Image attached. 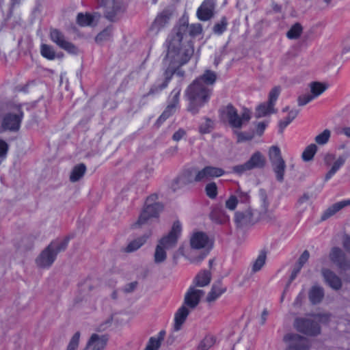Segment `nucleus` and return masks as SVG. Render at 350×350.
Instances as JSON below:
<instances>
[{"label":"nucleus","mask_w":350,"mask_h":350,"mask_svg":"<svg viewBox=\"0 0 350 350\" xmlns=\"http://www.w3.org/2000/svg\"><path fill=\"white\" fill-rule=\"evenodd\" d=\"M202 26L200 24L189 25L188 19L182 18L172 28L165 42L167 54L173 59H176L184 65L192 57L194 49L192 42L189 37L200 34Z\"/></svg>","instance_id":"f257e3e1"},{"label":"nucleus","mask_w":350,"mask_h":350,"mask_svg":"<svg viewBox=\"0 0 350 350\" xmlns=\"http://www.w3.org/2000/svg\"><path fill=\"white\" fill-rule=\"evenodd\" d=\"M212 93V88H206L193 81L185 90L187 111L192 115L198 114L200 109L208 103Z\"/></svg>","instance_id":"f03ea898"},{"label":"nucleus","mask_w":350,"mask_h":350,"mask_svg":"<svg viewBox=\"0 0 350 350\" xmlns=\"http://www.w3.org/2000/svg\"><path fill=\"white\" fill-rule=\"evenodd\" d=\"M163 64L165 68L164 72V79L161 82L157 81L154 84H153L151 86L149 92L142 96V99H144L148 96L157 94L166 88L173 75H174L176 68L178 66H182L184 65L176 59H173L172 58L170 57L169 55L167 53L163 59Z\"/></svg>","instance_id":"7ed1b4c3"},{"label":"nucleus","mask_w":350,"mask_h":350,"mask_svg":"<svg viewBox=\"0 0 350 350\" xmlns=\"http://www.w3.org/2000/svg\"><path fill=\"white\" fill-rule=\"evenodd\" d=\"M219 113L221 120H228L230 126L236 129H241L251 118L249 110L245 109L239 116L237 109L232 104H228L219 109Z\"/></svg>","instance_id":"20e7f679"},{"label":"nucleus","mask_w":350,"mask_h":350,"mask_svg":"<svg viewBox=\"0 0 350 350\" xmlns=\"http://www.w3.org/2000/svg\"><path fill=\"white\" fill-rule=\"evenodd\" d=\"M23 105H14L10 107V111L6 113L2 119L1 131H18L24 116Z\"/></svg>","instance_id":"39448f33"},{"label":"nucleus","mask_w":350,"mask_h":350,"mask_svg":"<svg viewBox=\"0 0 350 350\" xmlns=\"http://www.w3.org/2000/svg\"><path fill=\"white\" fill-rule=\"evenodd\" d=\"M97 2L104 8V16L111 22L117 21L125 11L122 0H97Z\"/></svg>","instance_id":"423d86ee"},{"label":"nucleus","mask_w":350,"mask_h":350,"mask_svg":"<svg viewBox=\"0 0 350 350\" xmlns=\"http://www.w3.org/2000/svg\"><path fill=\"white\" fill-rule=\"evenodd\" d=\"M157 199L156 194L151 195L146 199V206L140 214L135 225L141 226L146 224L150 218L157 217L163 209V205L159 202H154Z\"/></svg>","instance_id":"0eeeda50"},{"label":"nucleus","mask_w":350,"mask_h":350,"mask_svg":"<svg viewBox=\"0 0 350 350\" xmlns=\"http://www.w3.org/2000/svg\"><path fill=\"white\" fill-rule=\"evenodd\" d=\"M269 156L273 171L275 174L276 180L280 183H282L286 166L284 160L282 157L279 147L276 146H271L269 150Z\"/></svg>","instance_id":"6e6552de"},{"label":"nucleus","mask_w":350,"mask_h":350,"mask_svg":"<svg viewBox=\"0 0 350 350\" xmlns=\"http://www.w3.org/2000/svg\"><path fill=\"white\" fill-rule=\"evenodd\" d=\"M266 164V159L262 154L256 151L250 158V159L241 165H237L232 167V172L239 175L243 174L247 171L252 170L253 169L258 168L261 169L265 167Z\"/></svg>","instance_id":"1a4fd4ad"},{"label":"nucleus","mask_w":350,"mask_h":350,"mask_svg":"<svg viewBox=\"0 0 350 350\" xmlns=\"http://www.w3.org/2000/svg\"><path fill=\"white\" fill-rule=\"evenodd\" d=\"M295 328L299 332L308 336H317L321 332L319 323L308 318H297L294 322Z\"/></svg>","instance_id":"9d476101"},{"label":"nucleus","mask_w":350,"mask_h":350,"mask_svg":"<svg viewBox=\"0 0 350 350\" xmlns=\"http://www.w3.org/2000/svg\"><path fill=\"white\" fill-rule=\"evenodd\" d=\"M50 38L61 49L70 54L77 55L79 50L77 46L68 41L62 32L57 29H52L50 31Z\"/></svg>","instance_id":"9b49d317"},{"label":"nucleus","mask_w":350,"mask_h":350,"mask_svg":"<svg viewBox=\"0 0 350 350\" xmlns=\"http://www.w3.org/2000/svg\"><path fill=\"white\" fill-rule=\"evenodd\" d=\"M181 231L180 222L179 221H174L170 232L159 240V245L166 250L174 248L177 244Z\"/></svg>","instance_id":"f8f14e48"},{"label":"nucleus","mask_w":350,"mask_h":350,"mask_svg":"<svg viewBox=\"0 0 350 350\" xmlns=\"http://www.w3.org/2000/svg\"><path fill=\"white\" fill-rule=\"evenodd\" d=\"M196 182V176H193V170L188 169L177 176L171 183V189L176 192L185 186Z\"/></svg>","instance_id":"ddd939ff"},{"label":"nucleus","mask_w":350,"mask_h":350,"mask_svg":"<svg viewBox=\"0 0 350 350\" xmlns=\"http://www.w3.org/2000/svg\"><path fill=\"white\" fill-rule=\"evenodd\" d=\"M284 340L289 342L286 350H308L310 348L309 340L297 334H288L284 336Z\"/></svg>","instance_id":"4468645a"},{"label":"nucleus","mask_w":350,"mask_h":350,"mask_svg":"<svg viewBox=\"0 0 350 350\" xmlns=\"http://www.w3.org/2000/svg\"><path fill=\"white\" fill-rule=\"evenodd\" d=\"M225 174V171L220 167L214 166H205L197 172L196 174V182H202L211 178H218Z\"/></svg>","instance_id":"2eb2a0df"},{"label":"nucleus","mask_w":350,"mask_h":350,"mask_svg":"<svg viewBox=\"0 0 350 350\" xmlns=\"http://www.w3.org/2000/svg\"><path fill=\"white\" fill-rule=\"evenodd\" d=\"M234 221L237 227L243 228L254 225L256 220L254 217L252 210L247 208L244 211L236 212Z\"/></svg>","instance_id":"dca6fc26"},{"label":"nucleus","mask_w":350,"mask_h":350,"mask_svg":"<svg viewBox=\"0 0 350 350\" xmlns=\"http://www.w3.org/2000/svg\"><path fill=\"white\" fill-rule=\"evenodd\" d=\"M216 0H204L197 10L198 18L202 21L211 19L214 15Z\"/></svg>","instance_id":"f3484780"},{"label":"nucleus","mask_w":350,"mask_h":350,"mask_svg":"<svg viewBox=\"0 0 350 350\" xmlns=\"http://www.w3.org/2000/svg\"><path fill=\"white\" fill-rule=\"evenodd\" d=\"M204 294V291L190 286L185 295L184 304L191 309L195 308L199 304Z\"/></svg>","instance_id":"a211bd4d"},{"label":"nucleus","mask_w":350,"mask_h":350,"mask_svg":"<svg viewBox=\"0 0 350 350\" xmlns=\"http://www.w3.org/2000/svg\"><path fill=\"white\" fill-rule=\"evenodd\" d=\"M329 258L340 269L342 270L350 269V261L346 258L345 253L340 248L337 247L332 248Z\"/></svg>","instance_id":"6ab92c4d"},{"label":"nucleus","mask_w":350,"mask_h":350,"mask_svg":"<svg viewBox=\"0 0 350 350\" xmlns=\"http://www.w3.org/2000/svg\"><path fill=\"white\" fill-rule=\"evenodd\" d=\"M321 273L325 282L332 289L335 291L340 290L342 288V283L339 276L329 269L323 268Z\"/></svg>","instance_id":"aec40b11"},{"label":"nucleus","mask_w":350,"mask_h":350,"mask_svg":"<svg viewBox=\"0 0 350 350\" xmlns=\"http://www.w3.org/2000/svg\"><path fill=\"white\" fill-rule=\"evenodd\" d=\"M191 247L193 249L204 248L212 245V242L208 235L203 232H196L190 239Z\"/></svg>","instance_id":"412c9836"},{"label":"nucleus","mask_w":350,"mask_h":350,"mask_svg":"<svg viewBox=\"0 0 350 350\" xmlns=\"http://www.w3.org/2000/svg\"><path fill=\"white\" fill-rule=\"evenodd\" d=\"M260 196L262 201L261 219L270 223L275 221V216L272 211L269 210V202L267 200V196L265 190H260Z\"/></svg>","instance_id":"4be33fe9"},{"label":"nucleus","mask_w":350,"mask_h":350,"mask_svg":"<svg viewBox=\"0 0 350 350\" xmlns=\"http://www.w3.org/2000/svg\"><path fill=\"white\" fill-rule=\"evenodd\" d=\"M55 254L46 247L36 258V264L41 268L50 267L56 259Z\"/></svg>","instance_id":"5701e85b"},{"label":"nucleus","mask_w":350,"mask_h":350,"mask_svg":"<svg viewBox=\"0 0 350 350\" xmlns=\"http://www.w3.org/2000/svg\"><path fill=\"white\" fill-rule=\"evenodd\" d=\"M350 157V152L346 151L340 155L334 162L330 170L325 176V181L329 180L344 165L347 159Z\"/></svg>","instance_id":"b1692460"},{"label":"nucleus","mask_w":350,"mask_h":350,"mask_svg":"<svg viewBox=\"0 0 350 350\" xmlns=\"http://www.w3.org/2000/svg\"><path fill=\"white\" fill-rule=\"evenodd\" d=\"M172 12L169 10H164L155 18L154 22L152 24L151 29L157 31H159L163 28L170 22L172 16Z\"/></svg>","instance_id":"393cba45"},{"label":"nucleus","mask_w":350,"mask_h":350,"mask_svg":"<svg viewBox=\"0 0 350 350\" xmlns=\"http://www.w3.org/2000/svg\"><path fill=\"white\" fill-rule=\"evenodd\" d=\"M217 76L215 72L206 70L203 75L198 77L193 81L202 85L206 88H212L217 81Z\"/></svg>","instance_id":"a878e982"},{"label":"nucleus","mask_w":350,"mask_h":350,"mask_svg":"<svg viewBox=\"0 0 350 350\" xmlns=\"http://www.w3.org/2000/svg\"><path fill=\"white\" fill-rule=\"evenodd\" d=\"M70 239V236H67L62 239H57L53 240L47 246L48 249H50L51 251H53V254H55V256H57L59 252L66 250Z\"/></svg>","instance_id":"bb28decb"},{"label":"nucleus","mask_w":350,"mask_h":350,"mask_svg":"<svg viewBox=\"0 0 350 350\" xmlns=\"http://www.w3.org/2000/svg\"><path fill=\"white\" fill-rule=\"evenodd\" d=\"M324 296V289L319 285L312 286L308 292V298L312 305L320 304L323 299Z\"/></svg>","instance_id":"cd10ccee"},{"label":"nucleus","mask_w":350,"mask_h":350,"mask_svg":"<svg viewBox=\"0 0 350 350\" xmlns=\"http://www.w3.org/2000/svg\"><path fill=\"white\" fill-rule=\"evenodd\" d=\"M189 314V310L187 306L183 304L176 312L174 317V329L178 331L180 329L183 324L185 323L187 316Z\"/></svg>","instance_id":"c85d7f7f"},{"label":"nucleus","mask_w":350,"mask_h":350,"mask_svg":"<svg viewBox=\"0 0 350 350\" xmlns=\"http://www.w3.org/2000/svg\"><path fill=\"white\" fill-rule=\"evenodd\" d=\"M211 219L217 224H224L229 221V217L226 214L225 211L219 207H213L210 213Z\"/></svg>","instance_id":"c756f323"},{"label":"nucleus","mask_w":350,"mask_h":350,"mask_svg":"<svg viewBox=\"0 0 350 350\" xmlns=\"http://www.w3.org/2000/svg\"><path fill=\"white\" fill-rule=\"evenodd\" d=\"M211 280V273L208 270L200 271L193 280L196 286L204 287L209 284Z\"/></svg>","instance_id":"7c9ffc66"},{"label":"nucleus","mask_w":350,"mask_h":350,"mask_svg":"<svg viewBox=\"0 0 350 350\" xmlns=\"http://www.w3.org/2000/svg\"><path fill=\"white\" fill-rule=\"evenodd\" d=\"M226 288L222 286L221 281H218L217 282L213 284L211 291L208 293L206 301L208 302H211L217 299L220 295H221L225 291Z\"/></svg>","instance_id":"2f4dec72"},{"label":"nucleus","mask_w":350,"mask_h":350,"mask_svg":"<svg viewBox=\"0 0 350 350\" xmlns=\"http://www.w3.org/2000/svg\"><path fill=\"white\" fill-rule=\"evenodd\" d=\"M165 336V332L161 330L158 335L154 337H150L144 350H158L161 347V342Z\"/></svg>","instance_id":"473e14b6"},{"label":"nucleus","mask_w":350,"mask_h":350,"mask_svg":"<svg viewBox=\"0 0 350 350\" xmlns=\"http://www.w3.org/2000/svg\"><path fill=\"white\" fill-rule=\"evenodd\" d=\"M86 172V166L83 163L75 165L70 175V180L72 183L79 180Z\"/></svg>","instance_id":"72a5a7b5"},{"label":"nucleus","mask_w":350,"mask_h":350,"mask_svg":"<svg viewBox=\"0 0 350 350\" xmlns=\"http://www.w3.org/2000/svg\"><path fill=\"white\" fill-rule=\"evenodd\" d=\"M299 113V109H291L288 111L287 117L279 121L278 126L280 133H283L284 129L297 116Z\"/></svg>","instance_id":"f704fd0d"},{"label":"nucleus","mask_w":350,"mask_h":350,"mask_svg":"<svg viewBox=\"0 0 350 350\" xmlns=\"http://www.w3.org/2000/svg\"><path fill=\"white\" fill-rule=\"evenodd\" d=\"M271 113H275L274 107L271 106L268 102L263 103L257 107L256 109L255 116L259 118L266 116L267 114Z\"/></svg>","instance_id":"c9c22d12"},{"label":"nucleus","mask_w":350,"mask_h":350,"mask_svg":"<svg viewBox=\"0 0 350 350\" xmlns=\"http://www.w3.org/2000/svg\"><path fill=\"white\" fill-rule=\"evenodd\" d=\"M40 53L44 58L49 60H53L57 57L56 53L53 47L46 44H42L40 46Z\"/></svg>","instance_id":"e433bc0d"},{"label":"nucleus","mask_w":350,"mask_h":350,"mask_svg":"<svg viewBox=\"0 0 350 350\" xmlns=\"http://www.w3.org/2000/svg\"><path fill=\"white\" fill-rule=\"evenodd\" d=\"M148 237V236L144 235L132 241L129 243L125 251L126 252H133L138 250L141 246H142L146 243Z\"/></svg>","instance_id":"4c0bfd02"},{"label":"nucleus","mask_w":350,"mask_h":350,"mask_svg":"<svg viewBox=\"0 0 350 350\" xmlns=\"http://www.w3.org/2000/svg\"><path fill=\"white\" fill-rule=\"evenodd\" d=\"M303 31L302 26L300 23H296L287 31L286 36L288 39L294 40L300 37Z\"/></svg>","instance_id":"58836bf2"},{"label":"nucleus","mask_w":350,"mask_h":350,"mask_svg":"<svg viewBox=\"0 0 350 350\" xmlns=\"http://www.w3.org/2000/svg\"><path fill=\"white\" fill-rule=\"evenodd\" d=\"M317 151V146L314 144L308 146L304 150L301 157L304 161H311Z\"/></svg>","instance_id":"ea45409f"},{"label":"nucleus","mask_w":350,"mask_h":350,"mask_svg":"<svg viewBox=\"0 0 350 350\" xmlns=\"http://www.w3.org/2000/svg\"><path fill=\"white\" fill-rule=\"evenodd\" d=\"M164 247L161 245H157L154 254V261L157 264L164 262L167 258V254Z\"/></svg>","instance_id":"a19ab883"},{"label":"nucleus","mask_w":350,"mask_h":350,"mask_svg":"<svg viewBox=\"0 0 350 350\" xmlns=\"http://www.w3.org/2000/svg\"><path fill=\"white\" fill-rule=\"evenodd\" d=\"M93 21L94 16L90 14L79 13L77 17V22L81 26L91 25Z\"/></svg>","instance_id":"79ce46f5"},{"label":"nucleus","mask_w":350,"mask_h":350,"mask_svg":"<svg viewBox=\"0 0 350 350\" xmlns=\"http://www.w3.org/2000/svg\"><path fill=\"white\" fill-rule=\"evenodd\" d=\"M312 96L314 98L321 94L325 90L326 87L319 82H312L310 85Z\"/></svg>","instance_id":"37998d69"},{"label":"nucleus","mask_w":350,"mask_h":350,"mask_svg":"<svg viewBox=\"0 0 350 350\" xmlns=\"http://www.w3.org/2000/svg\"><path fill=\"white\" fill-rule=\"evenodd\" d=\"M266 253L265 252H261L252 266V271L257 272L261 269V268L264 266L266 261Z\"/></svg>","instance_id":"c03bdc74"},{"label":"nucleus","mask_w":350,"mask_h":350,"mask_svg":"<svg viewBox=\"0 0 350 350\" xmlns=\"http://www.w3.org/2000/svg\"><path fill=\"white\" fill-rule=\"evenodd\" d=\"M228 21L226 16H222L220 21L217 23L213 27V31L215 33L221 35L227 28Z\"/></svg>","instance_id":"a18cd8bd"},{"label":"nucleus","mask_w":350,"mask_h":350,"mask_svg":"<svg viewBox=\"0 0 350 350\" xmlns=\"http://www.w3.org/2000/svg\"><path fill=\"white\" fill-rule=\"evenodd\" d=\"M331 136V132L328 129H325L321 133L315 137V142L319 145H324L327 143Z\"/></svg>","instance_id":"49530a36"},{"label":"nucleus","mask_w":350,"mask_h":350,"mask_svg":"<svg viewBox=\"0 0 350 350\" xmlns=\"http://www.w3.org/2000/svg\"><path fill=\"white\" fill-rule=\"evenodd\" d=\"M206 196L211 199H215L217 196V186L215 183L211 182L205 186Z\"/></svg>","instance_id":"de8ad7c7"},{"label":"nucleus","mask_w":350,"mask_h":350,"mask_svg":"<svg viewBox=\"0 0 350 350\" xmlns=\"http://www.w3.org/2000/svg\"><path fill=\"white\" fill-rule=\"evenodd\" d=\"M112 35L111 29L107 27L103 31L100 32L95 38V41L97 43H100L104 41H107L110 39Z\"/></svg>","instance_id":"09e8293b"},{"label":"nucleus","mask_w":350,"mask_h":350,"mask_svg":"<svg viewBox=\"0 0 350 350\" xmlns=\"http://www.w3.org/2000/svg\"><path fill=\"white\" fill-rule=\"evenodd\" d=\"M214 343V337L212 336H206L199 344L198 350H208Z\"/></svg>","instance_id":"8fccbe9b"},{"label":"nucleus","mask_w":350,"mask_h":350,"mask_svg":"<svg viewBox=\"0 0 350 350\" xmlns=\"http://www.w3.org/2000/svg\"><path fill=\"white\" fill-rule=\"evenodd\" d=\"M281 88L280 86H275L273 88L271 89V90L269 92V99L268 103L270 104L271 106L275 105V103L278 98V96L280 94Z\"/></svg>","instance_id":"3c124183"},{"label":"nucleus","mask_w":350,"mask_h":350,"mask_svg":"<svg viewBox=\"0 0 350 350\" xmlns=\"http://www.w3.org/2000/svg\"><path fill=\"white\" fill-rule=\"evenodd\" d=\"M340 209L337 205L336 203L334 204L331 206H329L328 208H327L323 213L321 215V220L325 221L336 214L338 211H339Z\"/></svg>","instance_id":"603ef678"},{"label":"nucleus","mask_w":350,"mask_h":350,"mask_svg":"<svg viewBox=\"0 0 350 350\" xmlns=\"http://www.w3.org/2000/svg\"><path fill=\"white\" fill-rule=\"evenodd\" d=\"M205 120V122L201 124L199 126V131L202 134L209 133L213 129V121L208 118H206Z\"/></svg>","instance_id":"864d4df0"},{"label":"nucleus","mask_w":350,"mask_h":350,"mask_svg":"<svg viewBox=\"0 0 350 350\" xmlns=\"http://www.w3.org/2000/svg\"><path fill=\"white\" fill-rule=\"evenodd\" d=\"M80 338L79 332H77L70 339L66 350H76L79 346Z\"/></svg>","instance_id":"5fc2aeb1"},{"label":"nucleus","mask_w":350,"mask_h":350,"mask_svg":"<svg viewBox=\"0 0 350 350\" xmlns=\"http://www.w3.org/2000/svg\"><path fill=\"white\" fill-rule=\"evenodd\" d=\"M181 89L179 87L175 88L171 92L170 96V103L172 104H174V105L177 106L179 103V96L180 94Z\"/></svg>","instance_id":"6e6d98bb"},{"label":"nucleus","mask_w":350,"mask_h":350,"mask_svg":"<svg viewBox=\"0 0 350 350\" xmlns=\"http://www.w3.org/2000/svg\"><path fill=\"white\" fill-rule=\"evenodd\" d=\"M238 203V197L234 195L231 196L226 202V206L228 209L233 211L237 207Z\"/></svg>","instance_id":"4d7b16f0"},{"label":"nucleus","mask_w":350,"mask_h":350,"mask_svg":"<svg viewBox=\"0 0 350 350\" xmlns=\"http://www.w3.org/2000/svg\"><path fill=\"white\" fill-rule=\"evenodd\" d=\"M314 99V96H312L310 94H304L301 95L298 97L297 101H298V105L299 106H304L310 101H312Z\"/></svg>","instance_id":"13d9d810"},{"label":"nucleus","mask_w":350,"mask_h":350,"mask_svg":"<svg viewBox=\"0 0 350 350\" xmlns=\"http://www.w3.org/2000/svg\"><path fill=\"white\" fill-rule=\"evenodd\" d=\"M237 142L250 141L253 139L254 135L245 132H237Z\"/></svg>","instance_id":"bf43d9fd"},{"label":"nucleus","mask_w":350,"mask_h":350,"mask_svg":"<svg viewBox=\"0 0 350 350\" xmlns=\"http://www.w3.org/2000/svg\"><path fill=\"white\" fill-rule=\"evenodd\" d=\"M234 196L238 197V202L246 203L250 199V196L246 192L241 191L239 189L236 191V195Z\"/></svg>","instance_id":"052dcab7"},{"label":"nucleus","mask_w":350,"mask_h":350,"mask_svg":"<svg viewBox=\"0 0 350 350\" xmlns=\"http://www.w3.org/2000/svg\"><path fill=\"white\" fill-rule=\"evenodd\" d=\"M23 0H10L9 4V9L8 14L11 16L13 14L14 10L19 7Z\"/></svg>","instance_id":"680f3d73"},{"label":"nucleus","mask_w":350,"mask_h":350,"mask_svg":"<svg viewBox=\"0 0 350 350\" xmlns=\"http://www.w3.org/2000/svg\"><path fill=\"white\" fill-rule=\"evenodd\" d=\"M310 257V253L308 250H304L298 259L297 266L302 268L304 265L308 260Z\"/></svg>","instance_id":"e2e57ef3"},{"label":"nucleus","mask_w":350,"mask_h":350,"mask_svg":"<svg viewBox=\"0 0 350 350\" xmlns=\"http://www.w3.org/2000/svg\"><path fill=\"white\" fill-rule=\"evenodd\" d=\"M176 106L174 105V104H172L169 103L167 107L164 110V111L162 113L163 114V116L167 117V118H170L174 112Z\"/></svg>","instance_id":"0e129e2a"},{"label":"nucleus","mask_w":350,"mask_h":350,"mask_svg":"<svg viewBox=\"0 0 350 350\" xmlns=\"http://www.w3.org/2000/svg\"><path fill=\"white\" fill-rule=\"evenodd\" d=\"M137 282H132L126 284L123 288V291L126 293H130L133 292L137 286Z\"/></svg>","instance_id":"69168bd1"},{"label":"nucleus","mask_w":350,"mask_h":350,"mask_svg":"<svg viewBox=\"0 0 350 350\" xmlns=\"http://www.w3.org/2000/svg\"><path fill=\"white\" fill-rule=\"evenodd\" d=\"M186 135V131L183 129H179L172 135V139L176 142L180 141Z\"/></svg>","instance_id":"338daca9"},{"label":"nucleus","mask_w":350,"mask_h":350,"mask_svg":"<svg viewBox=\"0 0 350 350\" xmlns=\"http://www.w3.org/2000/svg\"><path fill=\"white\" fill-rule=\"evenodd\" d=\"M267 124L268 123L267 122H258L256 125V134L259 136H261L263 134L266 127L267 126Z\"/></svg>","instance_id":"774afa93"}]
</instances>
